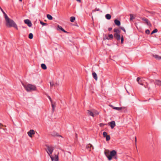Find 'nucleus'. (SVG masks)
Returning a JSON list of instances; mask_svg holds the SVG:
<instances>
[{
    "label": "nucleus",
    "instance_id": "nucleus-1",
    "mask_svg": "<svg viewBox=\"0 0 161 161\" xmlns=\"http://www.w3.org/2000/svg\"><path fill=\"white\" fill-rule=\"evenodd\" d=\"M4 17L6 21V25L7 27H14L16 29L18 30V28L15 22L12 19H9L6 14H4Z\"/></svg>",
    "mask_w": 161,
    "mask_h": 161
},
{
    "label": "nucleus",
    "instance_id": "nucleus-2",
    "mask_svg": "<svg viewBox=\"0 0 161 161\" xmlns=\"http://www.w3.org/2000/svg\"><path fill=\"white\" fill-rule=\"evenodd\" d=\"M22 84L25 89L27 92L34 91L36 90V87L35 85L30 84H28L26 85L23 82H22Z\"/></svg>",
    "mask_w": 161,
    "mask_h": 161
},
{
    "label": "nucleus",
    "instance_id": "nucleus-3",
    "mask_svg": "<svg viewBox=\"0 0 161 161\" xmlns=\"http://www.w3.org/2000/svg\"><path fill=\"white\" fill-rule=\"evenodd\" d=\"M105 154L108 158L109 160H111L112 157L115 156L117 154V152L116 151L113 150L110 152L109 153L108 151V152H105Z\"/></svg>",
    "mask_w": 161,
    "mask_h": 161
},
{
    "label": "nucleus",
    "instance_id": "nucleus-4",
    "mask_svg": "<svg viewBox=\"0 0 161 161\" xmlns=\"http://www.w3.org/2000/svg\"><path fill=\"white\" fill-rule=\"evenodd\" d=\"M46 146L47 148L46 149V150L48 154L50 157V156H52L51 154L54 149V148L52 146H49L47 145Z\"/></svg>",
    "mask_w": 161,
    "mask_h": 161
},
{
    "label": "nucleus",
    "instance_id": "nucleus-5",
    "mask_svg": "<svg viewBox=\"0 0 161 161\" xmlns=\"http://www.w3.org/2000/svg\"><path fill=\"white\" fill-rule=\"evenodd\" d=\"M50 157L52 161L54 160L55 161H58V154H55L54 157L52 156H50Z\"/></svg>",
    "mask_w": 161,
    "mask_h": 161
},
{
    "label": "nucleus",
    "instance_id": "nucleus-6",
    "mask_svg": "<svg viewBox=\"0 0 161 161\" xmlns=\"http://www.w3.org/2000/svg\"><path fill=\"white\" fill-rule=\"evenodd\" d=\"M142 20L143 21H144L146 23V24L148 26H151V24L149 22V21H148V19H147L145 17H143V18H142Z\"/></svg>",
    "mask_w": 161,
    "mask_h": 161
},
{
    "label": "nucleus",
    "instance_id": "nucleus-7",
    "mask_svg": "<svg viewBox=\"0 0 161 161\" xmlns=\"http://www.w3.org/2000/svg\"><path fill=\"white\" fill-rule=\"evenodd\" d=\"M24 22L25 24H27L29 27H31L32 25L31 21L29 19H27L25 20Z\"/></svg>",
    "mask_w": 161,
    "mask_h": 161
},
{
    "label": "nucleus",
    "instance_id": "nucleus-8",
    "mask_svg": "<svg viewBox=\"0 0 161 161\" xmlns=\"http://www.w3.org/2000/svg\"><path fill=\"white\" fill-rule=\"evenodd\" d=\"M35 131L33 130H31L27 132V134L30 137H32V135L35 134Z\"/></svg>",
    "mask_w": 161,
    "mask_h": 161
},
{
    "label": "nucleus",
    "instance_id": "nucleus-9",
    "mask_svg": "<svg viewBox=\"0 0 161 161\" xmlns=\"http://www.w3.org/2000/svg\"><path fill=\"white\" fill-rule=\"evenodd\" d=\"M109 124L112 129H113L115 126V123L114 121L111 122Z\"/></svg>",
    "mask_w": 161,
    "mask_h": 161
},
{
    "label": "nucleus",
    "instance_id": "nucleus-10",
    "mask_svg": "<svg viewBox=\"0 0 161 161\" xmlns=\"http://www.w3.org/2000/svg\"><path fill=\"white\" fill-rule=\"evenodd\" d=\"M120 34L115 33L114 35V37L118 41L120 39Z\"/></svg>",
    "mask_w": 161,
    "mask_h": 161
},
{
    "label": "nucleus",
    "instance_id": "nucleus-11",
    "mask_svg": "<svg viewBox=\"0 0 161 161\" xmlns=\"http://www.w3.org/2000/svg\"><path fill=\"white\" fill-rule=\"evenodd\" d=\"M92 147V149H93V146L90 144H88L86 146L87 149L89 151H91Z\"/></svg>",
    "mask_w": 161,
    "mask_h": 161
},
{
    "label": "nucleus",
    "instance_id": "nucleus-12",
    "mask_svg": "<svg viewBox=\"0 0 161 161\" xmlns=\"http://www.w3.org/2000/svg\"><path fill=\"white\" fill-rule=\"evenodd\" d=\"M154 84L158 86H161V81L159 80H156Z\"/></svg>",
    "mask_w": 161,
    "mask_h": 161
},
{
    "label": "nucleus",
    "instance_id": "nucleus-13",
    "mask_svg": "<svg viewBox=\"0 0 161 161\" xmlns=\"http://www.w3.org/2000/svg\"><path fill=\"white\" fill-rule=\"evenodd\" d=\"M114 22L115 24L117 26H119L120 25V21L117 19H115V20H114Z\"/></svg>",
    "mask_w": 161,
    "mask_h": 161
},
{
    "label": "nucleus",
    "instance_id": "nucleus-14",
    "mask_svg": "<svg viewBox=\"0 0 161 161\" xmlns=\"http://www.w3.org/2000/svg\"><path fill=\"white\" fill-rule=\"evenodd\" d=\"M92 76L93 77V78L96 80H97V75L96 74V73L95 72H93L92 73Z\"/></svg>",
    "mask_w": 161,
    "mask_h": 161
},
{
    "label": "nucleus",
    "instance_id": "nucleus-15",
    "mask_svg": "<svg viewBox=\"0 0 161 161\" xmlns=\"http://www.w3.org/2000/svg\"><path fill=\"white\" fill-rule=\"evenodd\" d=\"M153 57H154L156 59L160 60L161 59V57L155 54L153 55Z\"/></svg>",
    "mask_w": 161,
    "mask_h": 161
},
{
    "label": "nucleus",
    "instance_id": "nucleus-16",
    "mask_svg": "<svg viewBox=\"0 0 161 161\" xmlns=\"http://www.w3.org/2000/svg\"><path fill=\"white\" fill-rule=\"evenodd\" d=\"M105 17L107 19L109 20L111 19V16L110 14H107L105 15Z\"/></svg>",
    "mask_w": 161,
    "mask_h": 161
},
{
    "label": "nucleus",
    "instance_id": "nucleus-17",
    "mask_svg": "<svg viewBox=\"0 0 161 161\" xmlns=\"http://www.w3.org/2000/svg\"><path fill=\"white\" fill-rule=\"evenodd\" d=\"M114 32H115L116 34H120V31L118 29H114Z\"/></svg>",
    "mask_w": 161,
    "mask_h": 161
},
{
    "label": "nucleus",
    "instance_id": "nucleus-18",
    "mask_svg": "<svg viewBox=\"0 0 161 161\" xmlns=\"http://www.w3.org/2000/svg\"><path fill=\"white\" fill-rule=\"evenodd\" d=\"M87 114L89 115L92 116V117H94V114L93 113L90 111H87Z\"/></svg>",
    "mask_w": 161,
    "mask_h": 161
},
{
    "label": "nucleus",
    "instance_id": "nucleus-19",
    "mask_svg": "<svg viewBox=\"0 0 161 161\" xmlns=\"http://www.w3.org/2000/svg\"><path fill=\"white\" fill-rule=\"evenodd\" d=\"M113 36L112 34H109L108 35V37H107L106 39L108 40H109L110 39H113Z\"/></svg>",
    "mask_w": 161,
    "mask_h": 161
},
{
    "label": "nucleus",
    "instance_id": "nucleus-20",
    "mask_svg": "<svg viewBox=\"0 0 161 161\" xmlns=\"http://www.w3.org/2000/svg\"><path fill=\"white\" fill-rule=\"evenodd\" d=\"M41 66L42 68L44 69H46L47 68L46 65L44 64H42L41 65Z\"/></svg>",
    "mask_w": 161,
    "mask_h": 161
},
{
    "label": "nucleus",
    "instance_id": "nucleus-21",
    "mask_svg": "<svg viewBox=\"0 0 161 161\" xmlns=\"http://www.w3.org/2000/svg\"><path fill=\"white\" fill-rule=\"evenodd\" d=\"M52 135L54 136H57L62 137V136H61L58 135V134L57 133H56L55 132H53L52 134Z\"/></svg>",
    "mask_w": 161,
    "mask_h": 161
},
{
    "label": "nucleus",
    "instance_id": "nucleus-22",
    "mask_svg": "<svg viewBox=\"0 0 161 161\" xmlns=\"http://www.w3.org/2000/svg\"><path fill=\"white\" fill-rule=\"evenodd\" d=\"M47 17L48 18V19L49 20H52L53 19V17L52 16L49 14H48L47 15Z\"/></svg>",
    "mask_w": 161,
    "mask_h": 161
},
{
    "label": "nucleus",
    "instance_id": "nucleus-23",
    "mask_svg": "<svg viewBox=\"0 0 161 161\" xmlns=\"http://www.w3.org/2000/svg\"><path fill=\"white\" fill-rule=\"evenodd\" d=\"M75 18L74 17H71L70 18V21L71 22H74V21L75 20Z\"/></svg>",
    "mask_w": 161,
    "mask_h": 161
},
{
    "label": "nucleus",
    "instance_id": "nucleus-24",
    "mask_svg": "<svg viewBox=\"0 0 161 161\" xmlns=\"http://www.w3.org/2000/svg\"><path fill=\"white\" fill-rule=\"evenodd\" d=\"M113 108L114 109H115L117 110H120L122 109V107H114Z\"/></svg>",
    "mask_w": 161,
    "mask_h": 161
},
{
    "label": "nucleus",
    "instance_id": "nucleus-25",
    "mask_svg": "<svg viewBox=\"0 0 161 161\" xmlns=\"http://www.w3.org/2000/svg\"><path fill=\"white\" fill-rule=\"evenodd\" d=\"M130 21H131L132 20H133V19H135V18L134 17L133 15V14H130Z\"/></svg>",
    "mask_w": 161,
    "mask_h": 161
},
{
    "label": "nucleus",
    "instance_id": "nucleus-26",
    "mask_svg": "<svg viewBox=\"0 0 161 161\" xmlns=\"http://www.w3.org/2000/svg\"><path fill=\"white\" fill-rule=\"evenodd\" d=\"M140 78L139 77L137 78L136 79L137 81L138 82V83L141 85H143L142 83L140 82Z\"/></svg>",
    "mask_w": 161,
    "mask_h": 161
},
{
    "label": "nucleus",
    "instance_id": "nucleus-27",
    "mask_svg": "<svg viewBox=\"0 0 161 161\" xmlns=\"http://www.w3.org/2000/svg\"><path fill=\"white\" fill-rule=\"evenodd\" d=\"M33 34L32 33H30L29 35V38L30 39H32L33 37Z\"/></svg>",
    "mask_w": 161,
    "mask_h": 161
},
{
    "label": "nucleus",
    "instance_id": "nucleus-28",
    "mask_svg": "<svg viewBox=\"0 0 161 161\" xmlns=\"http://www.w3.org/2000/svg\"><path fill=\"white\" fill-rule=\"evenodd\" d=\"M158 32V30L157 29H155L154 30L151 32V34L152 35L154 33L157 32Z\"/></svg>",
    "mask_w": 161,
    "mask_h": 161
},
{
    "label": "nucleus",
    "instance_id": "nucleus-29",
    "mask_svg": "<svg viewBox=\"0 0 161 161\" xmlns=\"http://www.w3.org/2000/svg\"><path fill=\"white\" fill-rule=\"evenodd\" d=\"M105 137L106 138V141H108L110 139V136L109 135H108Z\"/></svg>",
    "mask_w": 161,
    "mask_h": 161
},
{
    "label": "nucleus",
    "instance_id": "nucleus-30",
    "mask_svg": "<svg viewBox=\"0 0 161 161\" xmlns=\"http://www.w3.org/2000/svg\"><path fill=\"white\" fill-rule=\"evenodd\" d=\"M103 135L104 137H105L107 136H108L107 133L105 131H104L103 133Z\"/></svg>",
    "mask_w": 161,
    "mask_h": 161
},
{
    "label": "nucleus",
    "instance_id": "nucleus-31",
    "mask_svg": "<svg viewBox=\"0 0 161 161\" xmlns=\"http://www.w3.org/2000/svg\"><path fill=\"white\" fill-rule=\"evenodd\" d=\"M51 103H52V109H53V111H54V108L55 107V106L54 105V104L53 103V102Z\"/></svg>",
    "mask_w": 161,
    "mask_h": 161
},
{
    "label": "nucleus",
    "instance_id": "nucleus-32",
    "mask_svg": "<svg viewBox=\"0 0 161 161\" xmlns=\"http://www.w3.org/2000/svg\"><path fill=\"white\" fill-rule=\"evenodd\" d=\"M40 23L43 26L45 25H47V23H44L42 22V21H40Z\"/></svg>",
    "mask_w": 161,
    "mask_h": 161
},
{
    "label": "nucleus",
    "instance_id": "nucleus-33",
    "mask_svg": "<svg viewBox=\"0 0 161 161\" xmlns=\"http://www.w3.org/2000/svg\"><path fill=\"white\" fill-rule=\"evenodd\" d=\"M58 30H60L62 31V30L63 28L61 26H59V25H58Z\"/></svg>",
    "mask_w": 161,
    "mask_h": 161
},
{
    "label": "nucleus",
    "instance_id": "nucleus-34",
    "mask_svg": "<svg viewBox=\"0 0 161 161\" xmlns=\"http://www.w3.org/2000/svg\"><path fill=\"white\" fill-rule=\"evenodd\" d=\"M50 85L51 88H52V87L53 86H54V83L52 82H50Z\"/></svg>",
    "mask_w": 161,
    "mask_h": 161
},
{
    "label": "nucleus",
    "instance_id": "nucleus-35",
    "mask_svg": "<svg viewBox=\"0 0 161 161\" xmlns=\"http://www.w3.org/2000/svg\"><path fill=\"white\" fill-rule=\"evenodd\" d=\"M150 32V31L149 30H147L145 31V33L147 34H149Z\"/></svg>",
    "mask_w": 161,
    "mask_h": 161
},
{
    "label": "nucleus",
    "instance_id": "nucleus-36",
    "mask_svg": "<svg viewBox=\"0 0 161 161\" xmlns=\"http://www.w3.org/2000/svg\"><path fill=\"white\" fill-rule=\"evenodd\" d=\"M121 43H123L124 41V38L123 36H122V37H121Z\"/></svg>",
    "mask_w": 161,
    "mask_h": 161
},
{
    "label": "nucleus",
    "instance_id": "nucleus-37",
    "mask_svg": "<svg viewBox=\"0 0 161 161\" xmlns=\"http://www.w3.org/2000/svg\"><path fill=\"white\" fill-rule=\"evenodd\" d=\"M120 29H121L123 31H124L125 32V29L123 27H119Z\"/></svg>",
    "mask_w": 161,
    "mask_h": 161
},
{
    "label": "nucleus",
    "instance_id": "nucleus-38",
    "mask_svg": "<svg viewBox=\"0 0 161 161\" xmlns=\"http://www.w3.org/2000/svg\"><path fill=\"white\" fill-rule=\"evenodd\" d=\"M96 11H99L100 9L99 8H96L95 10H92V12H95Z\"/></svg>",
    "mask_w": 161,
    "mask_h": 161
},
{
    "label": "nucleus",
    "instance_id": "nucleus-39",
    "mask_svg": "<svg viewBox=\"0 0 161 161\" xmlns=\"http://www.w3.org/2000/svg\"><path fill=\"white\" fill-rule=\"evenodd\" d=\"M48 98L49 99V100H50L51 103H52V99L51 98V97L50 96H48Z\"/></svg>",
    "mask_w": 161,
    "mask_h": 161
},
{
    "label": "nucleus",
    "instance_id": "nucleus-40",
    "mask_svg": "<svg viewBox=\"0 0 161 161\" xmlns=\"http://www.w3.org/2000/svg\"><path fill=\"white\" fill-rule=\"evenodd\" d=\"M112 28L111 27H110L108 28V30L109 31H110L112 30Z\"/></svg>",
    "mask_w": 161,
    "mask_h": 161
},
{
    "label": "nucleus",
    "instance_id": "nucleus-41",
    "mask_svg": "<svg viewBox=\"0 0 161 161\" xmlns=\"http://www.w3.org/2000/svg\"><path fill=\"white\" fill-rule=\"evenodd\" d=\"M62 31L65 33L67 32V31H65L64 29L62 30Z\"/></svg>",
    "mask_w": 161,
    "mask_h": 161
},
{
    "label": "nucleus",
    "instance_id": "nucleus-42",
    "mask_svg": "<svg viewBox=\"0 0 161 161\" xmlns=\"http://www.w3.org/2000/svg\"><path fill=\"white\" fill-rule=\"evenodd\" d=\"M62 31L65 33L67 32V31H65L64 29L62 30Z\"/></svg>",
    "mask_w": 161,
    "mask_h": 161
},
{
    "label": "nucleus",
    "instance_id": "nucleus-43",
    "mask_svg": "<svg viewBox=\"0 0 161 161\" xmlns=\"http://www.w3.org/2000/svg\"><path fill=\"white\" fill-rule=\"evenodd\" d=\"M1 11L3 12V14H4H4L6 13L4 12L3 11L2 9H1Z\"/></svg>",
    "mask_w": 161,
    "mask_h": 161
},
{
    "label": "nucleus",
    "instance_id": "nucleus-44",
    "mask_svg": "<svg viewBox=\"0 0 161 161\" xmlns=\"http://www.w3.org/2000/svg\"><path fill=\"white\" fill-rule=\"evenodd\" d=\"M95 114L97 115L98 114V113L97 112H96L95 113Z\"/></svg>",
    "mask_w": 161,
    "mask_h": 161
},
{
    "label": "nucleus",
    "instance_id": "nucleus-45",
    "mask_svg": "<svg viewBox=\"0 0 161 161\" xmlns=\"http://www.w3.org/2000/svg\"><path fill=\"white\" fill-rule=\"evenodd\" d=\"M78 2H80L81 0H76Z\"/></svg>",
    "mask_w": 161,
    "mask_h": 161
},
{
    "label": "nucleus",
    "instance_id": "nucleus-46",
    "mask_svg": "<svg viewBox=\"0 0 161 161\" xmlns=\"http://www.w3.org/2000/svg\"><path fill=\"white\" fill-rule=\"evenodd\" d=\"M3 126V125L1 123H0V126Z\"/></svg>",
    "mask_w": 161,
    "mask_h": 161
},
{
    "label": "nucleus",
    "instance_id": "nucleus-47",
    "mask_svg": "<svg viewBox=\"0 0 161 161\" xmlns=\"http://www.w3.org/2000/svg\"><path fill=\"white\" fill-rule=\"evenodd\" d=\"M135 142H136V137H135Z\"/></svg>",
    "mask_w": 161,
    "mask_h": 161
},
{
    "label": "nucleus",
    "instance_id": "nucleus-48",
    "mask_svg": "<svg viewBox=\"0 0 161 161\" xmlns=\"http://www.w3.org/2000/svg\"><path fill=\"white\" fill-rule=\"evenodd\" d=\"M141 81H141V80H140V82L141 83H141Z\"/></svg>",
    "mask_w": 161,
    "mask_h": 161
},
{
    "label": "nucleus",
    "instance_id": "nucleus-49",
    "mask_svg": "<svg viewBox=\"0 0 161 161\" xmlns=\"http://www.w3.org/2000/svg\"><path fill=\"white\" fill-rule=\"evenodd\" d=\"M19 1H20V2H22V0H19Z\"/></svg>",
    "mask_w": 161,
    "mask_h": 161
},
{
    "label": "nucleus",
    "instance_id": "nucleus-50",
    "mask_svg": "<svg viewBox=\"0 0 161 161\" xmlns=\"http://www.w3.org/2000/svg\"><path fill=\"white\" fill-rule=\"evenodd\" d=\"M0 9H1H1H2V8L0 7Z\"/></svg>",
    "mask_w": 161,
    "mask_h": 161
},
{
    "label": "nucleus",
    "instance_id": "nucleus-51",
    "mask_svg": "<svg viewBox=\"0 0 161 161\" xmlns=\"http://www.w3.org/2000/svg\"><path fill=\"white\" fill-rule=\"evenodd\" d=\"M0 9H1H1H2V8L0 7Z\"/></svg>",
    "mask_w": 161,
    "mask_h": 161
},
{
    "label": "nucleus",
    "instance_id": "nucleus-52",
    "mask_svg": "<svg viewBox=\"0 0 161 161\" xmlns=\"http://www.w3.org/2000/svg\"><path fill=\"white\" fill-rule=\"evenodd\" d=\"M115 158H116V157H115Z\"/></svg>",
    "mask_w": 161,
    "mask_h": 161
}]
</instances>
